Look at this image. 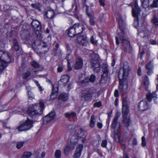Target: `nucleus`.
Wrapping results in <instances>:
<instances>
[{"mask_svg":"<svg viewBox=\"0 0 158 158\" xmlns=\"http://www.w3.org/2000/svg\"><path fill=\"white\" fill-rule=\"evenodd\" d=\"M70 132H73L74 131L75 135L77 136V139H75V136L73 135L70 139L71 143L75 144L77 142H82L84 143L85 140V138L87 134L86 132L84 131L80 127L77 126L72 128L69 131Z\"/></svg>","mask_w":158,"mask_h":158,"instance_id":"obj_1","label":"nucleus"},{"mask_svg":"<svg viewBox=\"0 0 158 158\" xmlns=\"http://www.w3.org/2000/svg\"><path fill=\"white\" fill-rule=\"evenodd\" d=\"M39 104L40 106L34 104L29 107L27 113L30 116L34 118L42 114L44 108V103L42 102H40Z\"/></svg>","mask_w":158,"mask_h":158,"instance_id":"obj_2","label":"nucleus"},{"mask_svg":"<svg viewBox=\"0 0 158 158\" xmlns=\"http://www.w3.org/2000/svg\"><path fill=\"white\" fill-rule=\"evenodd\" d=\"M115 15L118 21L119 27L121 30V32L118 33V36L119 39L123 43V46L124 47L125 50H126L127 48L128 47L129 45V42L128 40H126L124 38V33L121 29V27L123 24V21L120 14L118 12H116Z\"/></svg>","mask_w":158,"mask_h":158,"instance_id":"obj_3","label":"nucleus"},{"mask_svg":"<svg viewBox=\"0 0 158 158\" xmlns=\"http://www.w3.org/2000/svg\"><path fill=\"white\" fill-rule=\"evenodd\" d=\"M123 123L125 126L127 127L129 124L130 119L127 117V114L129 112L128 107L127 105V101L126 98H124L123 100Z\"/></svg>","mask_w":158,"mask_h":158,"instance_id":"obj_4","label":"nucleus"},{"mask_svg":"<svg viewBox=\"0 0 158 158\" xmlns=\"http://www.w3.org/2000/svg\"><path fill=\"white\" fill-rule=\"evenodd\" d=\"M140 11V9L138 5L137 1H135L134 5L132 6V15L134 18L133 24L135 28L137 27L139 24L138 17Z\"/></svg>","mask_w":158,"mask_h":158,"instance_id":"obj_5","label":"nucleus"},{"mask_svg":"<svg viewBox=\"0 0 158 158\" xmlns=\"http://www.w3.org/2000/svg\"><path fill=\"white\" fill-rule=\"evenodd\" d=\"M0 60L7 64L14 61V59L7 51H0Z\"/></svg>","mask_w":158,"mask_h":158,"instance_id":"obj_6","label":"nucleus"},{"mask_svg":"<svg viewBox=\"0 0 158 158\" xmlns=\"http://www.w3.org/2000/svg\"><path fill=\"white\" fill-rule=\"evenodd\" d=\"M122 70V73L119 72L118 75V77L120 80L126 79L129 74L130 69L128 63H124Z\"/></svg>","mask_w":158,"mask_h":158,"instance_id":"obj_7","label":"nucleus"},{"mask_svg":"<svg viewBox=\"0 0 158 158\" xmlns=\"http://www.w3.org/2000/svg\"><path fill=\"white\" fill-rule=\"evenodd\" d=\"M32 127V122L29 120H27L19 126L18 127V129L19 131H24L29 130Z\"/></svg>","mask_w":158,"mask_h":158,"instance_id":"obj_8","label":"nucleus"},{"mask_svg":"<svg viewBox=\"0 0 158 158\" xmlns=\"http://www.w3.org/2000/svg\"><path fill=\"white\" fill-rule=\"evenodd\" d=\"M96 58H92L93 60L91 61V65L92 69L94 71L98 73L99 71V57L98 55L95 56Z\"/></svg>","mask_w":158,"mask_h":158,"instance_id":"obj_9","label":"nucleus"},{"mask_svg":"<svg viewBox=\"0 0 158 158\" xmlns=\"http://www.w3.org/2000/svg\"><path fill=\"white\" fill-rule=\"evenodd\" d=\"M91 89L89 88L84 89L82 91L81 97L84 98L85 100L87 101L90 98L92 94Z\"/></svg>","mask_w":158,"mask_h":158,"instance_id":"obj_10","label":"nucleus"},{"mask_svg":"<svg viewBox=\"0 0 158 158\" xmlns=\"http://www.w3.org/2000/svg\"><path fill=\"white\" fill-rule=\"evenodd\" d=\"M56 114L54 112H52L43 118V123L46 124L53 120L55 117Z\"/></svg>","mask_w":158,"mask_h":158,"instance_id":"obj_11","label":"nucleus"},{"mask_svg":"<svg viewBox=\"0 0 158 158\" xmlns=\"http://www.w3.org/2000/svg\"><path fill=\"white\" fill-rule=\"evenodd\" d=\"M73 27L74 28L77 35L81 33L85 28L84 25L81 23L75 24L73 25Z\"/></svg>","mask_w":158,"mask_h":158,"instance_id":"obj_12","label":"nucleus"},{"mask_svg":"<svg viewBox=\"0 0 158 158\" xmlns=\"http://www.w3.org/2000/svg\"><path fill=\"white\" fill-rule=\"evenodd\" d=\"M32 27L33 30L35 31H40L41 29V25L40 23L38 20H33L31 23Z\"/></svg>","mask_w":158,"mask_h":158,"instance_id":"obj_13","label":"nucleus"},{"mask_svg":"<svg viewBox=\"0 0 158 158\" xmlns=\"http://www.w3.org/2000/svg\"><path fill=\"white\" fill-rule=\"evenodd\" d=\"M69 79V77L67 75H63L61 76L60 80L58 81V84L63 86H65L68 82Z\"/></svg>","mask_w":158,"mask_h":158,"instance_id":"obj_14","label":"nucleus"},{"mask_svg":"<svg viewBox=\"0 0 158 158\" xmlns=\"http://www.w3.org/2000/svg\"><path fill=\"white\" fill-rule=\"evenodd\" d=\"M20 36L22 39L27 40L28 41V43L32 37L29 35V32L27 31H21L20 32Z\"/></svg>","mask_w":158,"mask_h":158,"instance_id":"obj_15","label":"nucleus"},{"mask_svg":"<svg viewBox=\"0 0 158 158\" xmlns=\"http://www.w3.org/2000/svg\"><path fill=\"white\" fill-rule=\"evenodd\" d=\"M139 110L143 111L147 109L148 108V104L147 100L144 99L141 101L139 105Z\"/></svg>","mask_w":158,"mask_h":158,"instance_id":"obj_16","label":"nucleus"},{"mask_svg":"<svg viewBox=\"0 0 158 158\" xmlns=\"http://www.w3.org/2000/svg\"><path fill=\"white\" fill-rule=\"evenodd\" d=\"M33 37H32V38L28 44L31 45L33 47L37 46L39 48H40V46L41 45L42 42L39 40H33Z\"/></svg>","mask_w":158,"mask_h":158,"instance_id":"obj_17","label":"nucleus"},{"mask_svg":"<svg viewBox=\"0 0 158 158\" xmlns=\"http://www.w3.org/2000/svg\"><path fill=\"white\" fill-rule=\"evenodd\" d=\"M83 148V145L82 144H79L77 147L76 152L74 154L73 157L74 158H79L81 155V151Z\"/></svg>","mask_w":158,"mask_h":158,"instance_id":"obj_18","label":"nucleus"},{"mask_svg":"<svg viewBox=\"0 0 158 158\" xmlns=\"http://www.w3.org/2000/svg\"><path fill=\"white\" fill-rule=\"evenodd\" d=\"M82 65L83 62L82 59L80 57H77L74 67L75 69L77 70L79 69L82 67Z\"/></svg>","mask_w":158,"mask_h":158,"instance_id":"obj_19","label":"nucleus"},{"mask_svg":"<svg viewBox=\"0 0 158 158\" xmlns=\"http://www.w3.org/2000/svg\"><path fill=\"white\" fill-rule=\"evenodd\" d=\"M86 37L85 36H81L78 37L77 39V41L78 43L82 45H84L86 43Z\"/></svg>","mask_w":158,"mask_h":158,"instance_id":"obj_20","label":"nucleus"},{"mask_svg":"<svg viewBox=\"0 0 158 158\" xmlns=\"http://www.w3.org/2000/svg\"><path fill=\"white\" fill-rule=\"evenodd\" d=\"M58 87L57 85H52V92L51 95V98H56L57 95Z\"/></svg>","mask_w":158,"mask_h":158,"instance_id":"obj_21","label":"nucleus"},{"mask_svg":"<svg viewBox=\"0 0 158 158\" xmlns=\"http://www.w3.org/2000/svg\"><path fill=\"white\" fill-rule=\"evenodd\" d=\"M55 12L53 10L50 9L45 12V15L46 17L49 19L52 18L54 16Z\"/></svg>","mask_w":158,"mask_h":158,"instance_id":"obj_22","label":"nucleus"},{"mask_svg":"<svg viewBox=\"0 0 158 158\" xmlns=\"http://www.w3.org/2000/svg\"><path fill=\"white\" fill-rule=\"evenodd\" d=\"M108 78V75L107 74H102L101 75V79L99 81V84L104 85L106 82Z\"/></svg>","mask_w":158,"mask_h":158,"instance_id":"obj_23","label":"nucleus"},{"mask_svg":"<svg viewBox=\"0 0 158 158\" xmlns=\"http://www.w3.org/2000/svg\"><path fill=\"white\" fill-rule=\"evenodd\" d=\"M147 100L149 102H150L152 98L156 99L157 98V95L156 94L155 91L152 92V93H149L147 95Z\"/></svg>","mask_w":158,"mask_h":158,"instance_id":"obj_24","label":"nucleus"},{"mask_svg":"<svg viewBox=\"0 0 158 158\" xmlns=\"http://www.w3.org/2000/svg\"><path fill=\"white\" fill-rule=\"evenodd\" d=\"M102 71L103 73L102 74H107V75H108L109 73V68L108 67L106 63H103L102 64Z\"/></svg>","mask_w":158,"mask_h":158,"instance_id":"obj_25","label":"nucleus"},{"mask_svg":"<svg viewBox=\"0 0 158 158\" xmlns=\"http://www.w3.org/2000/svg\"><path fill=\"white\" fill-rule=\"evenodd\" d=\"M146 68L148 71V74L149 75H151L153 73L152 69L153 66L151 62H149L146 65Z\"/></svg>","mask_w":158,"mask_h":158,"instance_id":"obj_26","label":"nucleus"},{"mask_svg":"<svg viewBox=\"0 0 158 158\" xmlns=\"http://www.w3.org/2000/svg\"><path fill=\"white\" fill-rule=\"evenodd\" d=\"M68 34L70 37H73L75 35H77L75 31L73 26L70 27L69 30Z\"/></svg>","mask_w":158,"mask_h":158,"instance_id":"obj_27","label":"nucleus"},{"mask_svg":"<svg viewBox=\"0 0 158 158\" xmlns=\"http://www.w3.org/2000/svg\"><path fill=\"white\" fill-rule=\"evenodd\" d=\"M68 95L65 93L60 94L58 96V99L63 101H65L68 99Z\"/></svg>","mask_w":158,"mask_h":158,"instance_id":"obj_28","label":"nucleus"},{"mask_svg":"<svg viewBox=\"0 0 158 158\" xmlns=\"http://www.w3.org/2000/svg\"><path fill=\"white\" fill-rule=\"evenodd\" d=\"M87 15L89 18V23L91 25H93L95 24V21L92 14L91 13H87Z\"/></svg>","mask_w":158,"mask_h":158,"instance_id":"obj_29","label":"nucleus"},{"mask_svg":"<svg viewBox=\"0 0 158 158\" xmlns=\"http://www.w3.org/2000/svg\"><path fill=\"white\" fill-rule=\"evenodd\" d=\"M7 66V63L0 60V71H3Z\"/></svg>","mask_w":158,"mask_h":158,"instance_id":"obj_30","label":"nucleus"},{"mask_svg":"<svg viewBox=\"0 0 158 158\" xmlns=\"http://www.w3.org/2000/svg\"><path fill=\"white\" fill-rule=\"evenodd\" d=\"M13 48L15 51H18L19 49V47L17 40L15 39L13 40Z\"/></svg>","mask_w":158,"mask_h":158,"instance_id":"obj_31","label":"nucleus"},{"mask_svg":"<svg viewBox=\"0 0 158 158\" xmlns=\"http://www.w3.org/2000/svg\"><path fill=\"white\" fill-rule=\"evenodd\" d=\"M80 83L82 86H85L88 85L89 83L88 78H85L83 80L81 81Z\"/></svg>","mask_w":158,"mask_h":158,"instance_id":"obj_32","label":"nucleus"},{"mask_svg":"<svg viewBox=\"0 0 158 158\" xmlns=\"http://www.w3.org/2000/svg\"><path fill=\"white\" fill-rule=\"evenodd\" d=\"M143 81L144 85L145 86V89H147L148 86V85L149 84L148 77L147 76H145L143 78Z\"/></svg>","mask_w":158,"mask_h":158,"instance_id":"obj_33","label":"nucleus"},{"mask_svg":"<svg viewBox=\"0 0 158 158\" xmlns=\"http://www.w3.org/2000/svg\"><path fill=\"white\" fill-rule=\"evenodd\" d=\"M141 5L144 7H148L149 5V0H141Z\"/></svg>","mask_w":158,"mask_h":158,"instance_id":"obj_34","label":"nucleus"},{"mask_svg":"<svg viewBox=\"0 0 158 158\" xmlns=\"http://www.w3.org/2000/svg\"><path fill=\"white\" fill-rule=\"evenodd\" d=\"M119 116H116L114 117V120L113 121L111 127L113 128H115L116 127V125L117 123V121Z\"/></svg>","mask_w":158,"mask_h":158,"instance_id":"obj_35","label":"nucleus"},{"mask_svg":"<svg viewBox=\"0 0 158 158\" xmlns=\"http://www.w3.org/2000/svg\"><path fill=\"white\" fill-rule=\"evenodd\" d=\"M27 95L28 98L32 100L34 98V95L31 91H27Z\"/></svg>","mask_w":158,"mask_h":158,"instance_id":"obj_36","label":"nucleus"},{"mask_svg":"<svg viewBox=\"0 0 158 158\" xmlns=\"http://www.w3.org/2000/svg\"><path fill=\"white\" fill-rule=\"evenodd\" d=\"M31 155L32 154L31 152H24L21 158H29Z\"/></svg>","mask_w":158,"mask_h":158,"instance_id":"obj_37","label":"nucleus"},{"mask_svg":"<svg viewBox=\"0 0 158 158\" xmlns=\"http://www.w3.org/2000/svg\"><path fill=\"white\" fill-rule=\"evenodd\" d=\"M152 21L155 26H158V17L154 15V16Z\"/></svg>","mask_w":158,"mask_h":158,"instance_id":"obj_38","label":"nucleus"},{"mask_svg":"<svg viewBox=\"0 0 158 158\" xmlns=\"http://www.w3.org/2000/svg\"><path fill=\"white\" fill-rule=\"evenodd\" d=\"M95 120V117H94V115H92L91 117L90 123L89 125L90 127H94V123Z\"/></svg>","mask_w":158,"mask_h":158,"instance_id":"obj_39","label":"nucleus"},{"mask_svg":"<svg viewBox=\"0 0 158 158\" xmlns=\"http://www.w3.org/2000/svg\"><path fill=\"white\" fill-rule=\"evenodd\" d=\"M55 158H60L61 156V152L59 150H56L55 153Z\"/></svg>","mask_w":158,"mask_h":158,"instance_id":"obj_40","label":"nucleus"},{"mask_svg":"<svg viewBox=\"0 0 158 158\" xmlns=\"http://www.w3.org/2000/svg\"><path fill=\"white\" fill-rule=\"evenodd\" d=\"M31 65L34 67L35 68H39L40 67V65L36 61L33 60L31 62Z\"/></svg>","mask_w":158,"mask_h":158,"instance_id":"obj_41","label":"nucleus"},{"mask_svg":"<svg viewBox=\"0 0 158 158\" xmlns=\"http://www.w3.org/2000/svg\"><path fill=\"white\" fill-rule=\"evenodd\" d=\"M114 139L116 142H118L120 140V137L118 134V131H114Z\"/></svg>","mask_w":158,"mask_h":158,"instance_id":"obj_42","label":"nucleus"},{"mask_svg":"<svg viewBox=\"0 0 158 158\" xmlns=\"http://www.w3.org/2000/svg\"><path fill=\"white\" fill-rule=\"evenodd\" d=\"M41 48L43 52L45 53L48 51V48L44 44L42 45Z\"/></svg>","mask_w":158,"mask_h":158,"instance_id":"obj_43","label":"nucleus"},{"mask_svg":"<svg viewBox=\"0 0 158 158\" xmlns=\"http://www.w3.org/2000/svg\"><path fill=\"white\" fill-rule=\"evenodd\" d=\"M107 141L106 139L103 140L101 143V146L104 148H106Z\"/></svg>","mask_w":158,"mask_h":158,"instance_id":"obj_44","label":"nucleus"},{"mask_svg":"<svg viewBox=\"0 0 158 158\" xmlns=\"http://www.w3.org/2000/svg\"><path fill=\"white\" fill-rule=\"evenodd\" d=\"M89 81L92 83L94 82L95 80L96 77L94 75H91L90 77L88 78Z\"/></svg>","mask_w":158,"mask_h":158,"instance_id":"obj_45","label":"nucleus"},{"mask_svg":"<svg viewBox=\"0 0 158 158\" xmlns=\"http://www.w3.org/2000/svg\"><path fill=\"white\" fill-rule=\"evenodd\" d=\"M31 73L30 72L27 71L25 73H24L23 74V79H26L30 75Z\"/></svg>","mask_w":158,"mask_h":158,"instance_id":"obj_46","label":"nucleus"},{"mask_svg":"<svg viewBox=\"0 0 158 158\" xmlns=\"http://www.w3.org/2000/svg\"><path fill=\"white\" fill-rule=\"evenodd\" d=\"M54 52L55 56L60 55L61 54V51L60 49H54Z\"/></svg>","mask_w":158,"mask_h":158,"instance_id":"obj_47","label":"nucleus"},{"mask_svg":"<svg viewBox=\"0 0 158 158\" xmlns=\"http://www.w3.org/2000/svg\"><path fill=\"white\" fill-rule=\"evenodd\" d=\"M66 58L67 60V62H69V61L72 60V56L71 54H68L66 56Z\"/></svg>","mask_w":158,"mask_h":158,"instance_id":"obj_48","label":"nucleus"},{"mask_svg":"<svg viewBox=\"0 0 158 158\" xmlns=\"http://www.w3.org/2000/svg\"><path fill=\"white\" fill-rule=\"evenodd\" d=\"M24 142H19L17 143L16 147L18 149L20 148L23 146Z\"/></svg>","mask_w":158,"mask_h":158,"instance_id":"obj_49","label":"nucleus"},{"mask_svg":"<svg viewBox=\"0 0 158 158\" xmlns=\"http://www.w3.org/2000/svg\"><path fill=\"white\" fill-rule=\"evenodd\" d=\"M119 80V88L121 90H123V81L124 80Z\"/></svg>","mask_w":158,"mask_h":158,"instance_id":"obj_50","label":"nucleus"},{"mask_svg":"<svg viewBox=\"0 0 158 158\" xmlns=\"http://www.w3.org/2000/svg\"><path fill=\"white\" fill-rule=\"evenodd\" d=\"M152 6L153 7H157L158 6V2L156 0H154L152 4Z\"/></svg>","mask_w":158,"mask_h":158,"instance_id":"obj_51","label":"nucleus"},{"mask_svg":"<svg viewBox=\"0 0 158 158\" xmlns=\"http://www.w3.org/2000/svg\"><path fill=\"white\" fill-rule=\"evenodd\" d=\"M70 149V145H68L64 149V152L65 154H67L69 151Z\"/></svg>","mask_w":158,"mask_h":158,"instance_id":"obj_52","label":"nucleus"},{"mask_svg":"<svg viewBox=\"0 0 158 158\" xmlns=\"http://www.w3.org/2000/svg\"><path fill=\"white\" fill-rule=\"evenodd\" d=\"M142 145L143 147H145L146 145L145 139L144 136L142 137Z\"/></svg>","mask_w":158,"mask_h":158,"instance_id":"obj_53","label":"nucleus"},{"mask_svg":"<svg viewBox=\"0 0 158 158\" xmlns=\"http://www.w3.org/2000/svg\"><path fill=\"white\" fill-rule=\"evenodd\" d=\"M34 82L35 84H36L37 86H38L39 89H40V91H42L43 89H42V87L40 86V85L38 83V82L36 80L34 81Z\"/></svg>","mask_w":158,"mask_h":158,"instance_id":"obj_54","label":"nucleus"},{"mask_svg":"<svg viewBox=\"0 0 158 158\" xmlns=\"http://www.w3.org/2000/svg\"><path fill=\"white\" fill-rule=\"evenodd\" d=\"M63 69V66L62 65H59L57 68V71L58 72H62Z\"/></svg>","mask_w":158,"mask_h":158,"instance_id":"obj_55","label":"nucleus"},{"mask_svg":"<svg viewBox=\"0 0 158 158\" xmlns=\"http://www.w3.org/2000/svg\"><path fill=\"white\" fill-rule=\"evenodd\" d=\"M94 36H92V37H91V38L90 39V41L91 42V43L92 44H95L97 43V41H94Z\"/></svg>","mask_w":158,"mask_h":158,"instance_id":"obj_56","label":"nucleus"},{"mask_svg":"<svg viewBox=\"0 0 158 158\" xmlns=\"http://www.w3.org/2000/svg\"><path fill=\"white\" fill-rule=\"evenodd\" d=\"M99 4L102 6H104L105 5L104 1L103 0H99Z\"/></svg>","mask_w":158,"mask_h":158,"instance_id":"obj_57","label":"nucleus"},{"mask_svg":"<svg viewBox=\"0 0 158 158\" xmlns=\"http://www.w3.org/2000/svg\"><path fill=\"white\" fill-rule=\"evenodd\" d=\"M65 116L67 118H69L71 117L70 113H65Z\"/></svg>","mask_w":158,"mask_h":158,"instance_id":"obj_58","label":"nucleus"},{"mask_svg":"<svg viewBox=\"0 0 158 158\" xmlns=\"http://www.w3.org/2000/svg\"><path fill=\"white\" fill-rule=\"evenodd\" d=\"M31 6L33 7L36 8L37 9L39 10V7L36 4H32Z\"/></svg>","mask_w":158,"mask_h":158,"instance_id":"obj_59","label":"nucleus"},{"mask_svg":"<svg viewBox=\"0 0 158 158\" xmlns=\"http://www.w3.org/2000/svg\"><path fill=\"white\" fill-rule=\"evenodd\" d=\"M137 143V142L136 139L135 138L132 141V144L133 145H135Z\"/></svg>","mask_w":158,"mask_h":158,"instance_id":"obj_60","label":"nucleus"},{"mask_svg":"<svg viewBox=\"0 0 158 158\" xmlns=\"http://www.w3.org/2000/svg\"><path fill=\"white\" fill-rule=\"evenodd\" d=\"M38 40H40L42 39V36L40 33H39V34L37 36Z\"/></svg>","mask_w":158,"mask_h":158,"instance_id":"obj_61","label":"nucleus"},{"mask_svg":"<svg viewBox=\"0 0 158 158\" xmlns=\"http://www.w3.org/2000/svg\"><path fill=\"white\" fill-rule=\"evenodd\" d=\"M114 95L116 97H117L118 96V92L117 90H115L114 92Z\"/></svg>","mask_w":158,"mask_h":158,"instance_id":"obj_62","label":"nucleus"},{"mask_svg":"<svg viewBox=\"0 0 158 158\" xmlns=\"http://www.w3.org/2000/svg\"><path fill=\"white\" fill-rule=\"evenodd\" d=\"M150 43L152 44L155 45L156 44V41L153 40H150Z\"/></svg>","mask_w":158,"mask_h":158,"instance_id":"obj_63","label":"nucleus"},{"mask_svg":"<svg viewBox=\"0 0 158 158\" xmlns=\"http://www.w3.org/2000/svg\"><path fill=\"white\" fill-rule=\"evenodd\" d=\"M138 74L139 75H141V69L140 68H139L138 70Z\"/></svg>","mask_w":158,"mask_h":158,"instance_id":"obj_64","label":"nucleus"}]
</instances>
